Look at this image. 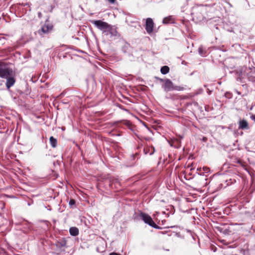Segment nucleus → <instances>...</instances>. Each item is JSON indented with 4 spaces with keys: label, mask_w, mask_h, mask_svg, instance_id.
<instances>
[{
    "label": "nucleus",
    "mask_w": 255,
    "mask_h": 255,
    "mask_svg": "<svg viewBox=\"0 0 255 255\" xmlns=\"http://www.w3.org/2000/svg\"><path fill=\"white\" fill-rule=\"evenodd\" d=\"M154 23L151 18H147L146 20L145 29L148 34H150L153 32Z\"/></svg>",
    "instance_id": "6"
},
{
    "label": "nucleus",
    "mask_w": 255,
    "mask_h": 255,
    "mask_svg": "<svg viewBox=\"0 0 255 255\" xmlns=\"http://www.w3.org/2000/svg\"><path fill=\"white\" fill-rule=\"evenodd\" d=\"M53 25L48 21H45V23L41 26V28L37 31V33L40 36L48 33L52 29Z\"/></svg>",
    "instance_id": "4"
},
{
    "label": "nucleus",
    "mask_w": 255,
    "mask_h": 255,
    "mask_svg": "<svg viewBox=\"0 0 255 255\" xmlns=\"http://www.w3.org/2000/svg\"><path fill=\"white\" fill-rule=\"evenodd\" d=\"M69 232L71 235L76 236L78 235L79 230L76 227H71L69 229Z\"/></svg>",
    "instance_id": "10"
},
{
    "label": "nucleus",
    "mask_w": 255,
    "mask_h": 255,
    "mask_svg": "<svg viewBox=\"0 0 255 255\" xmlns=\"http://www.w3.org/2000/svg\"><path fill=\"white\" fill-rule=\"evenodd\" d=\"M90 22L93 24L98 29L101 31L104 29V27L107 25L108 23L101 20H91Z\"/></svg>",
    "instance_id": "5"
},
{
    "label": "nucleus",
    "mask_w": 255,
    "mask_h": 255,
    "mask_svg": "<svg viewBox=\"0 0 255 255\" xmlns=\"http://www.w3.org/2000/svg\"><path fill=\"white\" fill-rule=\"evenodd\" d=\"M160 71L162 74H166L169 71V68L167 66H164L161 68Z\"/></svg>",
    "instance_id": "11"
},
{
    "label": "nucleus",
    "mask_w": 255,
    "mask_h": 255,
    "mask_svg": "<svg viewBox=\"0 0 255 255\" xmlns=\"http://www.w3.org/2000/svg\"><path fill=\"white\" fill-rule=\"evenodd\" d=\"M162 87L166 92L172 91H182L183 88L179 86H174L172 81L168 79H164Z\"/></svg>",
    "instance_id": "1"
},
{
    "label": "nucleus",
    "mask_w": 255,
    "mask_h": 255,
    "mask_svg": "<svg viewBox=\"0 0 255 255\" xmlns=\"http://www.w3.org/2000/svg\"><path fill=\"white\" fill-rule=\"evenodd\" d=\"M111 26V24H109V23L107 24V25L104 27V29H103L101 31L104 34L106 33V32L108 31L107 30L109 29L110 26Z\"/></svg>",
    "instance_id": "13"
},
{
    "label": "nucleus",
    "mask_w": 255,
    "mask_h": 255,
    "mask_svg": "<svg viewBox=\"0 0 255 255\" xmlns=\"http://www.w3.org/2000/svg\"><path fill=\"white\" fill-rule=\"evenodd\" d=\"M251 118L253 120H254V121H255V115H253L252 117H251Z\"/></svg>",
    "instance_id": "19"
},
{
    "label": "nucleus",
    "mask_w": 255,
    "mask_h": 255,
    "mask_svg": "<svg viewBox=\"0 0 255 255\" xmlns=\"http://www.w3.org/2000/svg\"><path fill=\"white\" fill-rule=\"evenodd\" d=\"M75 204V201L74 199H70L69 202V205L72 207L73 208Z\"/></svg>",
    "instance_id": "15"
},
{
    "label": "nucleus",
    "mask_w": 255,
    "mask_h": 255,
    "mask_svg": "<svg viewBox=\"0 0 255 255\" xmlns=\"http://www.w3.org/2000/svg\"><path fill=\"white\" fill-rule=\"evenodd\" d=\"M239 128L247 129L249 128L248 122L245 120H240L239 123Z\"/></svg>",
    "instance_id": "9"
},
{
    "label": "nucleus",
    "mask_w": 255,
    "mask_h": 255,
    "mask_svg": "<svg viewBox=\"0 0 255 255\" xmlns=\"http://www.w3.org/2000/svg\"><path fill=\"white\" fill-rule=\"evenodd\" d=\"M38 16H39V17H41V13L40 12H38Z\"/></svg>",
    "instance_id": "21"
},
{
    "label": "nucleus",
    "mask_w": 255,
    "mask_h": 255,
    "mask_svg": "<svg viewBox=\"0 0 255 255\" xmlns=\"http://www.w3.org/2000/svg\"><path fill=\"white\" fill-rule=\"evenodd\" d=\"M159 80L162 82L163 83H164V79H160V78H158Z\"/></svg>",
    "instance_id": "20"
},
{
    "label": "nucleus",
    "mask_w": 255,
    "mask_h": 255,
    "mask_svg": "<svg viewBox=\"0 0 255 255\" xmlns=\"http://www.w3.org/2000/svg\"><path fill=\"white\" fill-rule=\"evenodd\" d=\"M50 143L51 145L53 147H55L57 144V140L56 138H54L53 136H51L49 139Z\"/></svg>",
    "instance_id": "12"
},
{
    "label": "nucleus",
    "mask_w": 255,
    "mask_h": 255,
    "mask_svg": "<svg viewBox=\"0 0 255 255\" xmlns=\"http://www.w3.org/2000/svg\"><path fill=\"white\" fill-rule=\"evenodd\" d=\"M110 255H120L119 254L116 253H112L110 254Z\"/></svg>",
    "instance_id": "18"
},
{
    "label": "nucleus",
    "mask_w": 255,
    "mask_h": 255,
    "mask_svg": "<svg viewBox=\"0 0 255 255\" xmlns=\"http://www.w3.org/2000/svg\"><path fill=\"white\" fill-rule=\"evenodd\" d=\"M199 52L200 53V54L202 56H204L203 53H202V49L201 48H199Z\"/></svg>",
    "instance_id": "17"
},
{
    "label": "nucleus",
    "mask_w": 255,
    "mask_h": 255,
    "mask_svg": "<svg viewBox=\"0 0 255 255\" xmlns=\"http://www.w3.org/2000/svg\"><path fill=\"white\" fill-rule=\"evenodd\" d=\"M5 79H6V87L7 89H9L14 85L15 80L12 76H9L8 78H5Z\"/></svg>",
    "instance_id": "8"
},
{
    "label": "nucleus",
    "mask_w": 255,
    "mask_h": 255,
    "mask_svg": "<svg viewBox=\"0 0 255 255\" xmlns=\"http://www.w3.org/2000/svg\"><path fill=\"white\" fill-rule=\"evenodd\" d=\"M11 76H13L12 70L3 64H0V77L5 79Z\"/></svg>",
    "instance_id": "2"
},
{
    "label": "nucleus",
    "mask_w": 255,
    "mask_h": 255,
    "mask_svg": "<svg viewBox=\"0 0 255 255\" xmlns=\"http://www.w3.org/2000/svg\"><path fill=\"white\" fill-rule=\"evenodd\" d=\"M107 31L105 35L110 36V37L117 36L118 35L117 29L114 26L111 25Z\"/></svg>",
    "instance_id": "7"
},
{
    "label": "nucleus",
    "mask_w": 255,
    "mask_h": 255,
    "mask_svg": "<svg viewBox=\"0 0 255 255\" xmlns=\"http://www.w3.org/2000/svg\"><path fill=\"white\" fill-rule=\"evenodd\" d=\"M139 217L143 221L145 224L149 225L150 226L154 228H157V226L152 220L151 217L147 214L141 213L139 215Z\"/></svg>",
    "instance_id": "3"
},
{
    "label": "nucleus",
    "mask_w": 255,
    "mask_h": 255,
    "mask_svg": "<svg viewBox=\"0 0 255 255\" xmlns=\"http://www.w3.org/2000/svg\"><path fill=\"white\" fill-rule=\"evenodd\" d=\"M203 170L206 173H208L210 172V169L207 167H203Z\"/></svg>",
    "instance_id": "16"
},
{
    "label": "nucleus",
    "mask_w": 255,
    "mask_h": 255,
    "mask_svg": "<svg viewBox=\"0 0 255 255\" xmlns=\"http://www.w3.org/2000/svg\"><path fill=\"white\" fill-rule=\"evenodd\" d=\"M171 19V18L170 16L165 17L163 19V23H168L170 22Z\"/></svg>",
    "instance_id": "14"
}]
</instances>
